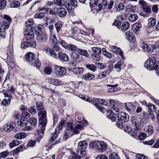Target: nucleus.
Returning a JSON list of instances; mask_svg holds the SVG:
<instances>
[{
    "label": "nucleus",
    "instance_id": "nucleus-51",
    "mask_svg": "<svg viewBox=\"0 0 159 159\" xmlns=\"http://www.w3.org/2000/svg\"><path fill=\"white\" fill-rule=\"evenodd\" d=\"M71 132L69 131H66L64 134L63 139L64 140H66L69 138L70 136L73 135L72 134H71Z\"/></svg>",
    "mask_w": 159,
    "mask_h": 159
},
{
    "label": "nucleus",
    "instance_id": "nucleus-17",
    "mask_svg": "<svg viewBox=\"0 0 159 159\" xmlns=\"http://www.w3.org/2000/svg\"><path fill=\"white\" fill-rule=\"evenodd\" d=\"M67 12L66 9L63 7H60L57 10V14L60 17H64L67 14Z\"/></svg>",
    "mask_w": 159,
    "mask_h": 159
},
{
    "label": "nucleus",
    "instance_id": "nucleus-47",
    "mask_svg": "<svg viewBox=\"0 0 159 159\" xmlns=\"http://www.w3.org/2000/svg\"><path fill=\"white\" fill-rule=\"evenodd\" d=\"M95 101L96 102H97L98 103L104 105H106L107 104V102L102 99L95 98Z\"/></svg>",
    "mask_w": 159,
    "mask_h": 159
},
{
    "label": "nucleus",
    "instance_id": "nucleus-30",
    "mask_svg": "<svg viewBox=\"0 0 159 159\" xmlns=\"http://www.w3.org/2000/svg\"><path fill=\"white\" fill-rule=\"evenodd\" d=\"M88 145L87 142L85 141H81L79 142L78 143V147L79 148V149H81L82 150H84Z\"/></svg>",
    "mask_w": 159,
    "mask_h": 159
},
{
    "label": "nucleus",
    "instance_id": "nucleus-27",
    "mask_svg": "<svg viewBox=\"0 0 159 159\" xmlns=\"http://www.w3.org/2000/svg\"><path fill=\"white\" fill-rule=\"evenodd\" d=\"M66 47L67 50L72 52H77L78 49L76 45L71 44H68Z\"/></svg>",
    "mask_w": 159,
    "mask_h": 159
},
{
    "label": "nucleus",
    "instance_id": "nucleus-8",
    "mask_svg": "<svg viewBox=\"0 0 159 159\" xmlns=\"http://www.w3.org/2000/svg\"><path fill=\"white\" fill-rule=\"evenodd\" d=\"M89 5L91 8L93 9H95L97 11H100L102 9V5L101 4H99L97 5L98 1L90 0Z\"/></svg>",
    "mask_w": 159,
    "mask_h": 159
},
{
    "label": "nucleus",
    "instance_id": "nucleus-50",
    "mask_svg": "<svg viewBox=\"0 0 159 159\" xmlns=\"http://www.w3.org/2000/svg\"><path fill=\"white\" fill-rule=\"evenodd\" d=\"M134 7H136L135 6H133L131 4L128 5L126 7L125 10L128 12H133V8H134Z\"/></svg>",
    "mask_w": 159,
    "mask_h": 159
},
{
    "label": "nucleus",
    "instance_id": "nucleus-46",
    "mask_svg": "<svg viewBox=\"0 0 159 159\" xmlns=\"http://www.w3.org/2000/svg\"><path fill=\"white\" fill-rule=\"evenodd\" d=\"M138 16L137 15L135 14H131L129 16V20L132 22H134L138 19Z\"/></svg>",
    "mask_w": 159,
    "mask_h": 159
},
{
    "label": "nucleus",
    "instance_id": "nucleus-44",
    "mask_svg": "<svg viewBox=\"0 0 159 159\" xmlns=\"http://www.w3.org/2000/svg\"><path fill=\"white\" fill-rule=\"evenodd\" d=\"M93 53L91 54H101V49L100 48L97 47H94L92 48V49Z\"/></svg>",
    "mask_w": 159,
    "mask_h": 159
},
{
    "label": "nucleus",
    "instance_id": "nucleus-19",
    "mask_svg": "<svg viewBox=\"0 0 159 159\" xmlns=\"http://www.w3.org/2000/svg\"><path fill=\"white\" fill-rule=\"evenodd\" d=\"M71 71L75 74L79 75L83 74L84 70L82 67H74L71 69Z\"/></svg>",
    "mask_w": 159,
    "mask_h": 159
},
{
    "label": "nucleus",
    "instance_id": "nucleus-24",
    "mask_svg": "<svg viewBox=\"0 0 159 159\" xmlns=\"http://www.w3.org/2000/svg\"><path fill=\"white\" fill-rule=\"evenodd\" d=\"M144 130L146 133L149 135H151L154 132V129L151 125H148L145 127Z\"/></svg>",
    "mask_w": 159,
    "mask_h": 159
},
{
    "label": "nucleus",
    "instance_id": "nucleus-42",
    "mask_svg": "<svg viewBox=\"0 0 159 159\" xmlns=\"http://www.w3.org/2000/svg\"><path fill=\"white\" fill-rule=\"evenodd\" d=\"M11 102V99L9 98L4 99L1 102V104L4 106L9 105Z\"/></svg>",
    "mask_w": 159,
    "mask_h": 159
},
{
    "label": "nucleus",
    "instance_id": "nucleus-53",
    "mask_svg": "<svg viewBox=\"0 0 159 159\" xmlns=\"http://www.w3.org/2000/svg\"><path fill=\"white\" fill-rule=\"evenodd\" d=\"M19 144V142L17 140H13L10 144V147L11 148Z\"/></svg>",
    "mask_w": 159,
    "mask_h": 159
},
{
    "label": "nucleus",
    "instance_id": "nucleus-64",
    "mask_svg": "<svg viewBox=\"0 0 159 159\" xmlns=\"http://www.w3.org/2000/svg\"><path fill=\"white\" fill-rule=\"evenodd\" d=\"M44 71L46 74L49 75L51 74L52 73V70L50 67H46L44 68Z\"/></svg>",
    "mask_w": 159,
    "mask_h": 159
},
{
    "label": "nucleus",
    "instance_id": "nucleus-41",
    "mask_svg": "<svg viewBox=\"0 0 159 159\" xmlns=\"http://www.w3.org/2000/svg\"><path fill=\"white\" fill-rule=\"evenodd\" d=\"M148 25L150 27H153L155 25L156 20L153 18H150L148 19Z\"/></svg>",
    "mask_w": 159,
    "mask_h": 159
},
{
    "label": "nucleus",
    "instance_id": "nucleus-45",
    "mask_svg": "<svg viewBox=\"0 0 159 159\" xmlns=\"http://www.w3.org/2000/svg\"><path fill=\"white\" fill-rule=\"evenodd\" d=\"M66 122L65 119H62L58 125L57 128L58 130H61L62 129L63 126L65 124Z\"/></svg>",
    "mask_w": 159,
    "mask_h": 159
},
{
    "label": "nucleus",
    "instance_id": "nucleus-52",
    "mask_svg": "<svg viewBox=\"0 0 159 159\" xmlns=\"http://www.w3.org/2000/svg\"><path fill=\"white\" fill-rule=\"evenodd\" d=\"M122 64L120 61H118L114 65V67L117 69V71H119L121 70Z\"/></svg>",
    "mask_w": 159,
    "mask_h": 159
},
{
    "label": "nucleus",
    "instance_id": "nucleus-49",
    "mask_svg": "<svg viewBox=\"0 0 159 159\" xmlns=\"http://www.w3.org/2000/svg\"><path fill=\"white\" fill-rule=\"evenodd\" d=\"M30 117V114L27 111H24L22 113V118L26 120L29 118Z\"/></svg>",
    "mask_w": 159,
    "mask_h": 159
},
{
    "label": "nucleus",
    "instance_id": "nucleus-37",
    "mask_svg": "<svg viewBox=\"0 0 159 159\" xmlns=\"http://www.w3.org/2000/svg\"><path fill=\"white\" fill-rule=\"evenodd\" d=\"M86 67L89 70L94 72L97 69L96 66L93 64H87L85 65Z\"/></svg>",
    "mask_w": 159,
    "mask_h": 159
},
{
    "label": "nucleus",
    "instance_id": "nucleus-57",
    "mask_svg": "<svg viewBox=\"0 0 159 159\" xmlns=\"http://www.w3.org/2000/svg\"><path fill=\"white\" fill-rule=\"evenodd\" d=\"M124 7L125 6L124 4L120 3L116 6V9L117 11H120L124 9Z\"/></svg>",
    "mask_w": 159,
    "mask_h": 159
},
{
    "label": "nucleus",
    "instance_id": "nucleus-60",
    "mask_svg": "<svg viewBox=\"0 0 159 159\" xmlns=\"http://www.w3.org/2000/svg\"><path fill=\"white\" fill-rule=\"evenodd\" d=\"M7 5L6 0H0V10L3 9Z\"/></svg>",
    "mask_w": 159,
    "mask_h": 159
},
{
    "label": "nucleus",
    "instance_id": "nucleus-28",
    "mask_svg": "<svg viewBox=\"0 0 159 159\" xmlns=\"http://www.w3.org/2000/svg\"><path fill=\"white\" fill-rule=\"evenodd\" d=\"M77 52L80 55L86 57H88L89 56V54L87 51L84 49L78 48Z\"/></svg>",
    "mask_w": 159,
    "mask_h": 159
},
{
    "label": "nucleus",
    "instance_id": "nucleus-63",
    "mask_svg": "<svg viewBox=\"0 0 159 159\" xmlns=\"http://www.w3.org/2000/svg\"><path fill=\"white\" fill-rule=\"evenodd\" d=\"M30 124L33 126H35L37 124V120L34 117L30 119Z\"/></svg>",
    "mask_w": 159,
    "mask_h": 159
},
{
    "label": "nucleus",
    "instance_id": "nucleus-21",
    "mask_svg": "<svg viewBox=\"0 0 159 159\" xmlns=\"http://www.w3.org/2000/svg\"><path fill=\"white\" fill-rule=\"evenodd\" d=\"M58 57L60 60L64 61H67L69 60V57L68 55L61 52H59Z\"/></svg>",
    "mask_w": 159,
    "mask_h": 159
},
{
    "label": "nucleus",
    "instance_id": "nucleus-31",
    "mask_svg": "<svg viewBox=\"0 0 159 159\" xmlns=\"http://www.w3.org/2000/svg\"><path fill=\"white\" fill-rule=\"evenodd\" d=\"M28 123L27 120L21 118L17 122V124L18 125L21 127L25 126Z\"/></svg>",
    "mask_w": 159,
    "mask_h": 159
},
{
    "label": "nucleus",
    "instance_id": "nucleus-4",
    "mask_svg": "<svg viewBox=\"0 0 159 159\" xmlns=\"http://www.w3.org/2000/svg\"><path fill=\"white\" fill-rule=\"evenodd\" d=\"M35 56L33 53L30 52L26 55V61L29 62L31 65L39 68L40 66L41 63L39 60H35Z\"/></svg>",
    "mask_w": 159,
    "mask_h": 159
},
{
    "label": "nucleus",
    "instance_id": "nucleus-18",
    "mask_svg": "<svg viewBox=\"0 0 159 159\" xmlns=\"http://www.w3.org/2000/svg\"><path fill=\"white\" fill-rule=\"evenodd\" d=\"M48 81L50 84L56 86L61 85L62 84L61 81L58 79L55 78H49L48 79Z\"/></svg>",
    "mask_w": 159,
    "mask_h": 159
},
{
    "label": "nucleus",
    "instance_id": "nucleus-26",
    "mask_svg": "<svg viewBox=\"0 0 159 159\" xmlns=\"http://www.w3.org/2000/svg\"><path fill=\"white\" fill-rule=\"evenodd\" d=\"M73 121H71L66 122V131L72 132L73 129Z\"/></svg>",
    "mask_w": 159,
    "mask_h": 159
},
{
    "label": "nucleus",
    "instance_id": "nucleus-20",
    "mask_svg": "<svg viewBox=\"0 0 159 159\" xmlns=\"http://www.w3.org/2000/svg\"><path fill=\"white\" fill-rule=\"evenodd\" d=\"M82 78L86 80H91L95 78V75L93 73L88 72L82 75Z\"/></svg>",
    "mask_w": 159,
    "mask_h": 159
},
{
    "label": "nucleus",
    "instance_id": "nucleus-48",
    "mask_svg": "<svg viewBox=\"0 0 159 159\" xmlns=\"http://www.w3.org/2000/svg\"><path fill=\"white\" fill-rule=\"evenodd\" d=\"M102 51L103 55L106 57L109 58H111L112 57V54L108 52L105 49H102Z\"/></svg>",
    "mask_w": 159,
    "mask_h": 159
},
{
    "label": "nucleus",
    "instance_id": "nucleus-56",
    "mask_svg": "<svg viewBox=\"0 0 159 159\" xmlns=\"http://www.w3.org/2000/svg\"><path fill=\"white\" fill-rule=\"evenodd\" d=\"M54 2L56 5L60 7H62L65 4V2L63 0H54Z\"/></svg>",
    "mask_w": 159,
    "mask_h": 159
},
{
    "label": "nucleus",
    "instance_id": "nucleus-25",
    "mask_svg": "<svg viewBox=\"0 0 159 159\" xmlns=\"http://www.w3.org/2000/svg\"><path fill=\"white\" fill-rule=\"evenodd\" d=\"M125 36L126 39L130 42H132L135 39L134 36L132 32H127L125 34Z\"/></svg>",
    "mask_w": 159,
    "mask_h": 159
},
{
    "label": "nucleus",
    "instance_id": "nucleus-33",
    "mask_svg": "<svg viewBox=\"0 0 159 159\" xmlns=\"http://www.w3.org/2000/svg\"><path fill=\"white\" fill-rule=\"evenodd\" d=\"M131 121L134 125V129L135 131L139 130L138 128L137 127V125L138 123L137 119L135 116L132 117L131 118Z\"/></svg>",
    "mask_w": 159,
    "mask_h": 159
},
{
    "label": "nucleus",
    "instance_id": "nucleus-39",
    "mask_svg": "<svg viewBox=\"0 0 159 159\" xmlns=\"http://www.w3.org/2000/svg\"><path fill=\"white\" fill-rule=\"evenodd\" d=\"M33 19L32 18L28 20L27 22L25 23V25L28 27L29 28L31 29L33 27L34 23L33 22Z\"/></svg>",
    "mask_w": 159,
    "mask_h": 159
},
{
    "label": "nucleus",
    "instance_id": "nucleus-38",
    "mask_svg": "<svg viewBox=\"0 0 159 159\" xmlns=\"http://www.w3.org/2000/svg\"><path fill=\"white\" fill-rule=\"evenodd\" d=\"M129 27V24L127 21L124 22L121 26V29L123 31H126Z\"/></svg>",
    "mask_w": 159,
    "mask_h": 159
},
{
    "label": "nucleus",
    "instance_id": "nucleus-22",
    "mask_svg": "<svg viewBox=\"0 0 159 159\" xmlns=\"http://www.w3.org/2000/svg\"><path fill=\"white\" fill-rule=\"evenodd\" d=\"M45 51L47 54L53 57H57V55L54 51L51 49L49 47H46L45 48Z\"/></svg>",
    "mask_w": 159,
    "mask_h": 159
},
{
    "label": "nucleus",
    "instance_id": "nucleus-58",
    "mask_svg": "<svg viewBox=\"0 0 159 159\" xmlns=\"http://www.w3.org/2000/svg\"><path fill=\"white\" fill-rule=\"evenodd\" d=\"M59 43L63 48L65 49H66V47L68 46V44L66 43L64 40L61 39H59Z\"/></svg>",
    "mask_w": 159,
    "mask_h": 159
},
{
    "label": "nucleus",
    "instance_id": "nucleus-32",
    "mask_svg": "<svg viewBox=\"0 0 159 159\" xmlns=\"http://www.w3.org/2000/svg\"><path fill=\"white\" fill-rule=\"evenodd\" d=\"M42 28L43 27L41 25H39L35 28L34 33L37 36L44 33L42 31Z\"/></svg>",
    "mask_w": 159,
    "mask_h": 159
},
{
    "label": "nucleus",
    "instance_id": "nucleus-55",
    "mask_svg": "<svg viewBox=\"0 0 159 159\" xmlns=\"http://www.w3.org/2000/svg\"><path fill=\"white\" fill-rule=\"evenodd\" d=\"M23 148V146L22 145H20L18 147H17L16 149L13 151L12 152L13 154H16L19 152H21Z\"/></svg>",
    "mask_w": 159,
    "mask_h": 159
},
{
    "label": "nucleus",
    "instance_id": "nucleus-59",
    "mask_svg": "<svg viewBox=\"0 0 159 159\" xmlns=\"http://www.w3.org/2000/svg\"><path fill=\"white\" fill-rule=\"evenodd\" d=\"M70 57L73 60L75 61L79 58L80 56L78 53L75 52H72L70 54Z\"/></svg>",
    "mask_w": 159,
    "mask_h": 159
},
{
    "label": "nucleus",
    "instance_id": "nucleus-5",
    "mask_svg": "<svg viewBox=\"0 0 159 159\" xmlns=\"http://www.w3.org/2000/svg\"><path fill=\"white\" fill-rule=\"evenodd\" d=\"M144 66L145 67L150 70L157 69L158 66L156 65L155 58L153 57H149L145 62Z\"/></svg>",
    "mask_w": 159,
    "mask_h": 159
},
{
    "label": "nucleus",
    "instance_id": "nucleus-15",
    "mask_svg": "<svg viewBox=\"0 0 159 159\" xmlns=\"http://www.w3.org/2000/svg\"><path fill=\"white\" fill-rule=\"evenodd\" d=\"M8 84H7L6 82H4L3 84V86L4 88H6L7 91L4 94L5 97H9L12 98V96L11 95V93L13 92V89L11 88L9 89V87H8Z\"/></svg>",
    "mask_w": 159,
    "mask_h": 159
},
{
    "label": "nucleus",
    "instance_id": "nucleus-43",
    "mask_svg": "<svg viewBox=\"0 0 159 159\" xmlns=\"http://www.w3.org/2000/svg\"><path fill=\"white\" fill-rule=\"evenodd\" d=\"M50 39L51 44L57 43L58 40L54 34L50 35Z\"/></svg>",
    "mask_w": 159,
    "mask_h": 159
},
{
    "label": "nucleus",
    "instance_id": "nucleus-6",
    "mask_svg": "<svg viewBox=\"0 0 159 159\" xmlns=\"http://www.w3.org/2000/svg\"><path fill=\"white\" fill-rule=\"evenodd\" d=\"M76 154L71 153L69 157V159H80V157H85L87 155L85 150L81 149H77Z\"/></svg>",
    "mask_w": 159,
    "mask_h": 159
},
{
    "label": "nucleus",
    "instance_id": "nucleus-7",
    "mask_svg": "<svg viewBox=\"0 0 159 159\" xmlns=\"http://www.w3.org/2000/svg\"><path fill=\"white\" fill-rule=\"evenodd\" d=\"M110 105L111 107L110 108L111 112L114 114L116 113H119V107L120 104L119 102H116L112 99L109 100Z\"/></svg>",
    "mask_w": 159,
    "mask_h": 159
},
{
    "label": "nucleus",
    "instance_id": "nucleus-2",
    "mask_svg": "<svg viewBox=\"0 0 159 159\" xmlns=\"http://www.w3.org/2000/svg\"><path fill=\"white\" fill-rule=\"evenodd\" d=\"M140 45L141 48L144 51H147L150 54L154 55L159 52V48L156 47L153 44L148 45L143 41L141 40L140 41Z\"/></svg>",
    "mask_w": 159,
    "mask_h": 159
},
{
    "label": "nucleus",
    "instance_id": "nucleus-54",
    "mask_svg": "<svg viewBox=\"0 0 159 159\" xmlns=\"http://www.w3.org/2000/svg\"><path fill=\"white\" fill-rule=\"evenodd\" d=\"M109 74L106 70L100 73L98 75V77L100 79L103 78L107 76Z\"/></svg>",
    "mask_w": 159,
    "mask_h": 159
},
{
    "label": "nucleus",
    "instance_id": "nucleus-12",
    "mask_svg": "<svg viewBox=\"0 0 159 159\" xmlns=\"http://www.w3.org/2000/svg\"><path fill=\"white\" fill-rule=\"evenodd\" d=\"M47 39L48 36L44 32L37 35L36 37L37 41L41 43H46Z\"/></svg>",
    "mask_w": 159,
    "mask_h": 159
},
{
    "label": "nucleus",
    "instance_id": "nucleus-3",
    "mask_svg": "<svg viewBox=\"0 0 159 159\" xmlns=\"http://www.w3.org/2000/svg\"><path fill=\"white\" fill-rule=\"evenodd\" d=\"M92 148H95L100 152H103L106 149L107 145L103 141H93L89 144Z\"/></svg>",
    "mask_w": 159,
    "mask_h": 159
},
{
    "label": "nucleus",
    "instance_id": "nucleus-13",
    "mask_svg": "<svg viewBox=\"0 0 159 159\" xmlns=\"http://www.w3.org/2000/svg\"><path fill=\"white\" fill-rule=\"evenodd\" d=\"M110 48L111 50L113 53L119 54L122 59H125L123 52L120 48L116 46H112L110 47Z\"/></svg>",
    "mask_w": 159,
    "mask_h": 159
},
{
    "label": "nucleus",
    "instance_id": "nucleus-36",
    "mask_svg": "<svg viewBox=\"0 0 159 159\" xmlns=\"http://www.w3.org/2000/svg\"><path fill=\"white\" fill-rule=\"evenodd\" d=\"M125 107L126 110L128 112H130L133 109L134 107L131 102H128L125 103Z\"/></svg>",
    "mask_w": 159,
    "mask_h": 159
},
{
    "label": "nucleus",
    "instance_id": "nucleus-62",
    "mask_svg": "<svg viewBox=\"0 0 159 159\" xmlns=\"http://www.w3.org/2000/svg\"><path fill=\"white\" fill-rule=\"evenodd\" d=\"M109 158V159H118V154L116 152H112L110 155Z\"/></svg>",
    "mask_w": 159,
    "mask_h": 159
},
{
    "label": "nucleus",
    "instance_id": "nucleus-9",
    "mask_svg": "<svg viewBox=\"0 0 159 159\" xmlns=\"http://www.w3.org/2000/svg\"><path fill=\"white\" fill-rule=\"evenodd\" d=\"M66 72L65 68L58 66H55L54 72L57 75L62 77L65 74Z\"/></svg>",
    "mask_w": 159,
    "mask_h": 159
},
{
    "label": "nucleus",
    "instance_id": "nucleus-40",
    "mask_svg": "<svg viewBox=\"0 0 159 159\" xmlns=\"http://www.w3.org/2000/svg\"><path fill=\"white\" fill-rule=\"evenodd\" d=\"M117 114H114L113 113L110 112L109 114H108L107 117V118L109 119L111 121H114L116 120V118L117 116Z\"/></svg>",
    "mask_w": 159,
    "mask_h": 159
},
{
    "label": "nucleus",
    "instance_id": "nucleus-1",
    "mask_svg": "<svg viewBox=\"0 0 159 159\" xmlns=\"http://www.w3.org/2000/svg\"><path fill=\"white\" fill-rule=\"evenodd\" d=\"M36 106L38 111L41 110L38 114L39 118V125L38 132L39 134H43L45 130V127L47 122V112L45 111H43L44 108L43 103L37 102L36 103Z\"/></svg>",
    "mask_w": 159,
    "mask_h": 159
},
{
    "label": "nucleus",
    "instance_id": "nucleus-61",
    "mask_svg": "<svg viewBox=\"0 0 159 159\" xmlns=\"http://www.w3.org/2000/svg\"><path fill=\"white\" fill-rule=\"evenodd\" d=\"M142 9L143 11L148 14H149L151 12V8L150 7L147 6L142 7Z\"/></svg>",
    "mask_w": 159,
    "mask_h": 159
},
{
    "label": "nucleus",
    "instance_id": "nucleus-29",
    "mask_svg": "<svg viewBox=\"0 0 159 159\" xmlns=\"http://www.w3.org/2000/svg\"><path fill=\"white\" fill-rule=\"evenodd\" d=\"M27 134L25 133L21 132L16 134L14 137L17 139H21L25 138Z\"/></svg>",
    "mask_w": 159,
    "mask_h": 159
},
{
    "label": "nucleus",
    "instance_id": "nucleus-14",
    "mask_svg": "<svg viewBox=\"0 0 159 159\" xmlns=\"http://www.w3.org/2000/svg\"><path fill=\"white\" fill-rule=\"evenodd\" d=\"M15 126V123L13 121H11L5 125L4 126V129L5 131L9 132L12 130Z\"/></svg>",
    "mask_w": 159,
    "mask_h": 159
},
{
    "label": "nucleus",
    "instance_id": "nucleus-34",
    "mask_svg": "<svg viewBox=\"0 0 159 159\" xmlns=\"http://www.w3.org/2000/svg\"><path fill=\"white\" fill-rule=\"evenodd\" d=\"M101 54H91V58L94 61H100L101 59V57L100 55Z\"/></svg>",
    "mask_w": 159,
    "mask_h": 159
},
{
    "label": "nucleus",
    "instance_id": "nucleus-35",
    "mask_svg": "<svg viewBox=\"0 0 159 159\" xmlns=\"http://www.w3.org/2000/svg\"><path fill=\"white\" fill-rule=\"evenodd\" d=\"M142 25L140 23H135L133 27V30L134 32H137L140 30L142 28Z\"/></svg>",
    "mask_w": 159,
    "mask_h": 159
},
{
    "label": "nucleus",
    "instance_id": "nucleus-10",
    "mask_svg": "<svg viewBox=\"0 0 159 159\" xmlns=\"http://www.w3.org/2000/svg\"><path fill=\"white\" fill-rule=\"evenodd\" d=\"M25 38L27 40H31L34 37V33L30 28H28L24 32Z\"/></svg>",
    "mask_w": 159,
    "mask_h": 159
},
{
    "label": "nucleus",
    "instance_id": "nucleus-11",
    "mask_svg": "<svg viewBox=\"0 0 159 159\" xmlns=\"http://www.w3.org/2000/svg\"><path fill=\"white\" fill-rule=\"evenodd\" d=\"M117 120H120L122 122H125L129 120V117L128 115L126 113L121 112L117 114Z\"/></svg>",
    "mask_w": 159,
    "mask_h": 159
},
{
    "label": "nucleus",
    "instance_id": "nucleus-23",
    "mask_svg": "<svg viewBox=\"0 0 159 159\" xmlns=\"http://www.w3.org/2000/svg\"><path fill=\"white\" fill-rule=\"evenodd\" d=\"M45 51L47 54L53 57H57V55L54 51L51 49L49 47H46L45 48Z\"/></svg>",
    "mask_w": 159,
    "mask_h": 159
},
{
    "label": "nucleus",
    "instance_id": "nucleus-16",
    "mask_svg": "<svg viewBox=\"0 0 159 159\" xmlns=\"http://www.w3.org/2000/svg\"><path fill=\"white\" fill-rule=\"evenodd\" d=\"M63 25V22L60 20L57 21L55 23V28L57 34L61 33Z\"/></svg>",
    "mask_w": 159,
    "mask_h": 159
}]
</instances>
